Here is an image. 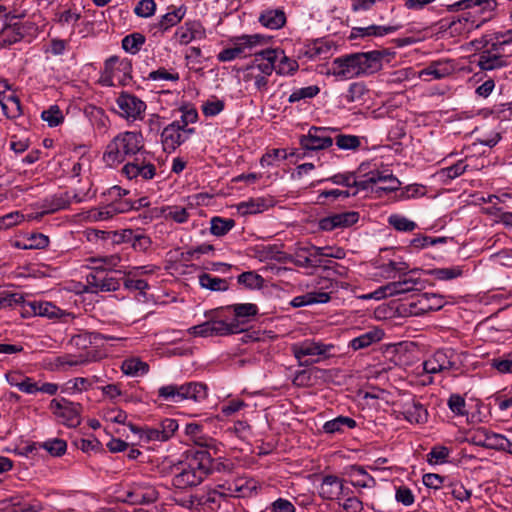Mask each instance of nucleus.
I'll return each instance as SVG.
<instances>
[{
  "mask_svg": "<svg viewBox=\"0 0 512 512\" xmlns=\"http://www.w3.org/2000/svg\"><path fill=\"white\" fill-rule=\"evenodd\" d=\"M387 50L357 52L335 58L331 64V73L340 79H353L377 73L383 67Z\"/></svg>",
  "mask_w": 512,
  "mask_h": 512,
  "instance_id": "obj_1",
  "label": "nucleus"
},
{
  "mask_svg": "<svg viewBox=\"0 0 512 512\" xmlns=\"http://www.w3.org/2000/svg\"><path fill=\"white\" fill-rule=\"evenodd\" d=\"M144 150L146 149L141 132H120L107 144L103 153V161L109 167H114L125 161H130Z\"/></svg>",
  "mask_w": 512,
  "mask_h": 512,
  "instance_id": "obj_2",
  "label": "nucleus"
},
{
  "mask_svg": "<svg viewBox=\"0 0 512 512\" xmlns=\"http://www.w3.org/2000/svg\"><path fill=\"white\" fill-rule=\"evenodd\" d=\"M224 313V307L206 312L207 321L190 327L188 329L189 334L196 337H212L228 336L242 332L243 328H238L236 321L227 320Z\"/></svg>",
  "mask_w": 512,
  "mask_h": 512,
  "instance_id": "obj_3",
  "label": "nucleus"
},
{
  "mask_svg": "<svg viewBox=\"0 0 512 512\" xmlns=\"http://www.w3.org/2000/svg\"><path fill=\"white\" fill-rule=\"evenodd\" d=\"M36 30L33 23L23 21L22 16L7 12L6 9L0 13V49L20 42Z\"/></svg>",
  "mask_w": 512,
  "mask_h": 512,
  "instance_id": "obj_4",
  "label": "nucleus"
},
{
  "mask_svg": "<svg viewBox=\"0 0 512 512\" xmlns=\"http://www.w3.org/2000/svg\"><path fill=\"white\" fill-rule=\"evenodd\" d=\"M291 352L299 366H311L322 360L333 357L335 345L323 343L315 339H305L291 345Z\"/></svg>",
  "mask_w": 512,
  "mask_h": 512,
  "instance_id": "obj_5",
  "label": "nucleus"
},
{
  "mask_svg": "<svg viewBox=\"0 0 512 512\" xmlns=\"http://www.w3.org/2000/svg\"><path fill=\"white\" fill-rule=\"evenodd\" d=\"M271 37L262 34H243L230 39L231 46L223 49L218 55L219 62H230L235 59L252 56L258 46L266 45Z\"/></svg>",
  "mask_w": 512,
  "mask_h": 512,
  "instance_id": "obj_6",
  "label": "nucleus"
},
{
  "mask_svg": "<svg viewBox=\"0 0 512 512\" xmlns=\"http://www.w3.org/2000/svg\"><path fill=\"white\" fill-rule=\"evenodd\" d=\"M207 386L201 382H188L181 385L169 384L158 389V396L169 402L179 403L184 400L201 402L207 398Z\"/></svg>",
  "mask_w": 512,
  "mask_h": 512,
  "instance_id": "obj_7",
  "label": "nucleus"
},
{
  "mask_svg": "<svg viewBox=\"0 0 512 512\" xmlns=\"http://www.w3.org/2000/svg\"><path fill=\"white\" fill-rule=\"evenodd\" d=\"M132 61L118 56L109 57L104 63L102 83L106 86H115L116 83L126 86L132 80Z\"/></svg>",
  "mask_w": 512,
  "mask_h": 512,
  "instance_id": "obj_8",
  "label": "nucleus"
},
{
  "mask_svg": "<svg viewBox=\"0 0 512 512\" xmlns=\"http://www.w3.org/2000/svg\"><path fill=\"white\" fill-rule=\"evenodd\" d=\"M121 172L129 180H151L156 175L154 157L149 151L144 150L138 153L133 159L126 162Z\"/></svg>",
  "mask_w": 512,
  "mask_h": 512,
  "instance_id": "obj_9",
  "label": "nucleus"
},
{
  "mask_svg": "<svg viewBox=\"0 0 512 512\" xmlns=\"http://www.w3.org/2000/svg\"><path fill=\"white\" fill-rule=\"evenodd\" d=\"M421 284V279L416 278L413 275L399 276V280L389 282L388 284L379 287L374 292L363 296V298L381 300L386 297H393L418 290V285Z\"/></svg>",
  "mask_w": 512,
  "mask_h": 512,
  "instance_id": "obj_10",
  "label": "nucleus"
},
{
  "mask_svg": "<svg viewBox=\"0 0 512 512\" xmlns=\"http://www.w3.org/2000/svg\"><path fill=\"white\" fill-rule=\"evenodd\" d=\"M52 413L69 427H77L81 423L83 406L64 397L52 399L49 405Z\"/></svg>",
  "mask_w": 512,
  "mask_h": 512,
  "instance_id": "obj_11",
  "label": "nucleus"
},
{
  "mask_svg": "<svg viewBox=\"0 0 512 512\" xmlns=\"http://www.w3.org/2000/svg\"><path fill=\"white\" fill-rule=\"evenodd\" d=\"M423 369L429 374L443 371H458L460 369L459 355L450 348L437 350L430 358L424 361Z\"/></svg>",
  "mask_w": 512,
  "mask_h": 512,
  "instance_id": "obj_12",
  "label": "nucleus"
},
{
  "mask_svg": "<svg viewBox=\"0 0 512 512\" xmlns=\"http://www.w3.org/2000/svg\"><path fill=\"white\" fill-rule=\"evenodd\" d=\"M92 271L86 276V292H114L120 288V280L106 273L103 266H92Z\"/></svg>",
  "mask_w": 512,
  "mask_h": 512,
  "instance_id": "obj_13",
  "label": "nucleus"
},
{
  "mask_svg": "<svg viewBox=\"0 0 512 512\" xmlns=\"http://www.w3.org/2000/svg\"><path fill=\"white\" fill-rule=\"evenodd\" d=\"M397 418L403 417L410 424H424L428 420V411L414 396L402 398L395 403Z\"/></svg>",
  "mask_w": 512,
  "mask_h": 512,
  "instance_id": "obj_14",
  "label": "nucleus"
},
{
  "mask_svg": "<svg viewBox=\"0 0 512 512\" xmlns=\"http://www.w3.org/2000/svg\"><path fill=\"white\" fill-rule=\"evenodd\" d=\"M120 117L128 121L141 120L147 108L146 103L137 96L121 92L116 98Z\"/></svg>",
  "mask_w": 512,
  "mask_h": 512,
  "instance_id": "obj_15",
  "label": "nucleus"
},
{
  "mask_svg": "<svg viewBox=\"0 0 512 512\" xmlns=\"http://www.w3.org/2000/svg\"><path fill=\"white\" fill-rule=\"evenodd\" d=\"M183 463L203 481L214 470V460L205 449L187 451Z\"/></svg>",
  "mask_w": 512,
  "mask_h": 512,
  "instance_id": "obj_16",
  "label": "nucleus"
},
{
  "mask_svg": "<svg viewBox=\"0 0 512 512\" xmlns=\"http://www.w3.org/2000/svg\"><path fill=\"white\" fill-rule=\"evenodd\" d=\"M195 132L194 128H184L178 122L168 124L161 133V142L165 152L171 153L186 142Z\"/></svg>",
  "mask_w": 512,
  "mask_h": 512,
  "instance_id": "obj_17",
  "label": "nucleus"
},
{
  "mask_svg": "<svg viewBox=\"0 0 512 512\" xmlns=\"http://www.w3.org/2000/svg\"><path fill=\"white\" fill-rule=\"evenodd\" d=\"M225 484L218 485L214 489H209L199 494L191 495L189 503L191 506H200L203 509L215 511L219 509L223 502H226L228 496L225 492Z\"/></svg>",
  "mask_w": 512,
  "mask_h": 512,
  "instance_id": "obj_18",
  "label": "nucleus"
},
{
  "mask_svg": "<svg viewBox=\"0 0 512 512\" xmlns=\"http://www.w3.org/2000/svg\"><path fill=\"white\" fill-rule=\"evenodd\" d=\"M329 128L311 127L307 135H303L300 139V145L305 151L323 150L333 144V139L329 135Z\"/></svg>",
  "mask_w": 512,
  "mask_h": 512,
  "instance_id": "obj_19",
  "label": "nucleus"
},
{
  "mask_svg": "<svg viewBox=\"0 0 512 512\" xmlns=\"http://www.w3.org/2000/svg\"><path fill=\"white\" fill-rule=\"evenodd\" d=\"M359 220V213L356 211H347L343 213H336L324 217L319 220V229L322 231H332L336 228H347Z\"/></svg>",
  "mask_w": 512,
  "mask_h": 512,
  "instance_id": "obj_20",
  "label": "nucleus"
},
{
  "mask_svg": "<svg viewBox=\"0 0 512 512\" xmlns=\"http://www.w3.org/2000/svg\"><path fill=\"white\" fill-rule=\"evenodd\" d=\"M252 55L254 60L246 66L245 71L257 69L259 74L265 75V78H268L276 68L275 52L268 48L258 52L253 51Z\"/></svg>",
  "mask_w": 512,
  "mask_h": 512,
  "instance_id": "obj_21",
  "label": "nucleus"
},
{
  "mask_svg": "<svg viewBox=\"0 0 512 512\" xmlns=\"http://www.w3.org/2000/svg\"><path fill=\"white\" fill-rule=\"evenodd\" d=\"M185 14L186 8L184 6L173 7L172 11H168L161 16L157 23L150 26V31L154 36L162 35L164 32L180 23Z\"/></svg>",
  "mask_w": 512,
  "mask_h": 512,
  "instance_id": "obj_22",
  "label": "nucleus"
},
{
  "mask_svg": "<svg viewBox=\"0 0 512 512\" xmlns=\"http://www.w3.org/2000/svg\"><path fill=\"white\" fill-rule=\"evenodd\" d=\"M133 210V204L131 200L121 199L114 201V203H108L106 206L100 207L90 211L89 217L94 220H106L112 218L114 215L119 213H126Z\"/></svg>",
  "mask_w": 512,
  "mask_h": 512,
  "instance_id": "obj_23",
  "label": "nucleus"
},
{
  "mask_svg": "<svg viewBox=\"0 0 512 512\" xmlns=\"http://www.w3.org/2000/svg\"><path fill=\"white\" fill-rule=\"evenodd\" d=\"M174 36L181 45H187L194 40L204 39L206 31L200 22L190 21L180 26Z\"/></svg>",
  "mask_w": 512,
  "mask_h": 512,
  "instance_id": "obj_24",
  "label": "nucleus"
},
{
  "mask_svg": "<svg viewBox=\"0 0 512 512\" xmlns=\"http://www.w3.org/2000/svg\"><path fill=\"white\" fill-rule=\"evenodd\" d=\"M176 473L172 478V486L177 489H187L190 487L200 485L203 480L189 469L183 462H180L176 467Z\"/></svg>",
  "mask_w": 512,
  "mask_h": 512,
  "instance_id": "obj_25",
  "label": "nucleus"
},
{
  "mask_svg": "<svg viewBox=\"0 0 512 512\" xmlns=\"http://www.w3.org/2000/svg\"><path fill=\"white\" fill-rule=\"evenodd\" d=\"M344 492L343 480L335 475H326L319 485V496L323 500H337Z\"/></svg>",
  "mask_w": 512,
  "mask_h": 512,
  "instance_id": "obj_26",
  "label": "nucleus"
},
{
  "mask_svg": "<svg viewBox=\"0 0 512 512\" xmlns=\"http://www.w3.org/2000/svg\"><path fill=\"white\" fill-rule=\"evenodd\" d=\"M225 492L229 497L246 498L250 497L256 489L255 481L243 478L236 479L231 483H225Z\"/></svg>",
  "mask_w": 512,
  "mask_h": 512,
  "instance_id": "obj_27",
  "label": "nucleus"
},
{
  "mask_svg": "<svg viewBox=\"0 0 512 512\" xmlns=\"http://www.w3.org/2000/svg\"><path fill=\"white\" fill-rule=\"evenodd\" d=\"M285 259L300 268L320 267V261L315 260V257L312 255L309 246L298 247L294 254L285 257Z\"/></svg>",
  "mask_w": 512,
  "mask_h": 512,
  "instance_id": "obj_28",
  "label": "nucleus"
},
{
  "mask_svg": "<svg viewBox=\"0 0 512 512\" xmlns=\"http://www.w3.org/2000/svg\"><path fill=\"white\" fill-rule=\"evenodd\" d=\"M259 23L267 29L277 30L286 23V15L281 9H267L260 13Z\"/></svg>",
  "mask_w": 512,
  "mask_h": 512,
  "instance_id": "obj_29",
  "label": "nucleus"
},
{
  "mask_svg": "<svg viewBox=\"0 0 512 512\" xmlns=\"http://www.w3.org/2000/svg\"><path fill=\"white\" fill-rule=\"evenodd\" d=\"M275 52V72L280 76L293 75L299 68V64L296 60L288 57L284 50L280 48L272 49Z\"/></svg>",
  "mask_w": 512,
  "mask_h": 512,
  "instance_id": "obj_30",
  "label": "nucleus"
},
{
  "mask_svg": "<svg viewBox=\"0 0 512 512\" xmlns=\"http://www.w3.org/2000/svg\"><path fill=\"white\" fill-rule=\"evenodd\" d=\"M226 310H232L234 317L230 321H236L238 328H241V324L247 322L258 313V307L253 303H241L233 304L224 308Z\"/></svg>",
  "mask_w": 512,
  "mask_h": 512,
  "instance_id": "obj_31",
  "label": "nucleus"
},
{
  "mask_svg": "<svg viewBox=\"0 0 512 512\" xmlns=\"http://www.w3.org/2000/svg\"><path fill=\"white\" fill-rule=\"evenodd\" d=\"M75 201L76 203L81 202V199L76 193L60 192L45 200L48 211L55 212L58 210L66 209L70 204Z\"/></svg>",
  "mask_w": 512,
  "mask_h": 512,
  "instance_id": "obj_32",
  "label": "nucleus"
},
{
  "mask_svg": "<svg viewBox=\"0 0 512 512\" xmlns=\"http://www.w3.org/2000/svg\"><path fill=\"white\" fill-rule=\"evenodd\" d=\"M356 421L348 416H338L332 420L326 421L323 425V431L326 434L344 433L346 430L355 428Z\"/></svg>",
  "mask_w": 512,
  "mask_h": 512,
  "instance_id": "obj_33",
  "label": "nucleus"
},
{
  "mask_svg": "<svg viewBox=\"0 0 512 512\" xmlns=\"http://www.w3.org/2000/svg\"><path fill=\"white\" fill-rule=\"evenodd\" d=\"M398 29L399 26L371 25L368 27H355L352 29L351 38L366 36H384L390 33H394Z\"/></svg>",
  "mask_w": 512,
  "mask_h": 512,
  "instance_id": "obj_34",
  "label": "nucleus"
},
{
  "mask_svg": "<svg viewBox=\"0 0 512 512\" xmlns=\"http://www.w3.org/2000/svg\"><path fill=\"white\" fill-rule=\"evenodd\" d=\"M198 279L201 288L213 292H223L229 289V282L227 279L216 277L209 273H201L198 276Z\"/></svg>",
  "mask_w": 512,
  "mask_h": 512,
  "instance_id": "obj_35",
  "label": "nucleus"
},
{
  "mask_svg": "<svg viewBox=\"0 0 512 512\" xmlns=\"http://www.w3.org/2000/svg\"><path fill=\"white\" fill-rule=\"evenodd\" d=\"M453 72V66L449 62H432L426 68L421 70L420 76H431L432 79H442Z\"/></svg>",
  "mask_w": 512,
  "mask_h": 512,
  "instance_id": "obj_36",
  "label": "nucleus"
},
{
  "mask_svg": "<svg viewBox=\"0 0 512 512\" xmlns=\"http://www.w3.org/2000/svg\"><path fill=\"white\" fill-rule=\"evenodd\" d=\"M0 106L4 115L9 119H16L22 114L20 99L14 93L2 98Z\"/></svg>",
  "mask_w": 512,
  "mask_h": 512,
  "instance_id": "obj_37",
  "label": "nucleus"
},
{
  "mask_svg": "<svg viewBox=\"0 0 512 512\" xmlns=\"http://www.w3.org/2000/svg\"><path fill=\"white\" fill-rule=\"evenodd\" d=\"M382 338V332L379 330H371L358 337L353 338L349 342V347L353 350H360L369 347L373 343L380 341Z\"/></svg>",
  "mask_w": 512,
  "mask_h": 512,
  "instance_id": "obj_38",
  "label": "nucleus"
},
{
  "mask_svg": "<svg viewBox=\"0 0 512 512\" xmlns=\"http://www.w3.org/2000/svg\"><path fill=\"white\" fill-rule=\"evenodd\" d=\"M329 48L325 46L320 40H315L301 47L298 50V57H305L309 60H314L323 54H327Z\"/></svg>",
  "mask_w": 512,
  "mask_h": 512,
  "instance_id": "obj_39",
  "label": "nucleus"
},
{
  "mask_svg": "<svg viewBox=\"0 0 512 512\" xmlns=\"http://www.w3.org/2000/svg\"><path fill=\"white\" fill-rule=\"evenodd\" d=\"M270 206H272V200L258 197L240 203L239 209L245 214H256L267 210Z\"/></svg>",
  "mask_w": 512,
  "mask_h": 512,
  "instance_id": "obj_40",
  "label": "nucleus"
},
{
  "mask_svg": "<svg viewBox=\"0 0 512 512\" xmlns=\"http://www.w3.org/2000/svg\"><path fill=\"white\" fill-rule=\"evenodd\" d=\"M121 369L126 375L140 376L149 371V365L138 358H129L123 361Z\"/></svg>",
  "mask_w": 512,
  "mask_h": 512,
  "instance_id": "obj_41",
  "label": "nucleus"
},
{
  "mask_svg": "<svg viewBox=\"0 0 512 512\" xmlns=\"http://www.w3.org/2000/svg\"><path fill=\"white\" fill-rule=\"evenodd\" d=\"M235 224V220L232 218L214 216L210 220V232L217 237H222L232 230Z\"/></svg>",
  "mask_w": 512,
  "mask_h": 512,
  "instance_id": "obj_42",
  "label": "nucleus"
},
{
  "mask_svg": "<svg viewBox=\"0 0 512 512\" xmlns=\"http://www.w3.org/2000/svg\"><path fill=\"white\" fill-rule=\"evenodd\" d=\"M185 433L196 445L209 447L211 439L204 435L202 425L198 423H188L185 427Z\"/></svg>",
  "mask_w": 512,
  "mask_h": 512,
  "instance_id": "obj_43",
  "label": "nucleus"
},
{
  "mask_svg": "<svg viewBox=\"0 0 512 512\" xmlns=\"http://www.w3.org/2000/svg\"><path fill=\"white\" fill-rule=\"evenodd\" d=\"M146 38L143 34L135 32L122 39V48L132 55L137 54L144 45Z\"/></svg>",
  "mask_w": 512,
  "mask_h": 512,
  "instance_id": "obj_44",
  "label": "nucleus"
},
{
  "mask_svg": "<svg viewBox=\"0 0 512 512\" xmlns=\"http://www.w3.org/2000/svg\"><path fill=\"white\" fill-rule=\"evenodd\" d=\"M504 65L505 60L500 55L491 54L490 52L486 51L479 56L478 66L481 70H493L503 67Z\"/></svg>",
  "mask_w": 512,
  "mask_h": 512,
  "instance_id": "obj_45",
  "label": "nucleus"
},
{
  "mask_svg": "<svg viewBox=\"0 0 512 512\" xmlns=\"http://www.w3.org/2000/svg\"><path fill=\"white\" fill-rule=\"evenodd\" d=\"M113 339L110 336H105L99 332H87L76 335L72 338V343L79 348H87L88 345L97 343L99 340Z\"/></svg>",
  "mask_w": 512,
  "mask_h": 512,
  "instance_id": "obj_46",
  "label": "nucleus"
},
{
  "mask_svg": "<svg viewBox=\"0 0 512 512\" xmlns=\"http://www.w3.org/2000/svg\"><path fill=\"white\" fill-rule=\"evenodd\" d=\"M319 92H320V88L317 85H311V86H307V87L298 88L290 94V96L288 98V102L295 103L300 100L311 99V98H314L315 96H317L319 94Z\"/></svg>",
  "mask_w": 512,
  "mask_h": 512,
  "instance_id": "obj_47",
  "label": "nucleus"
},
{
  "mask_svg": "<svg viewBox=\"0 0 512 512\" xmlns=\"http://www.w3.org/2000/svg\"><path fill=\"white\" fill-rule=\"evenodd\" d=\"M388 222L395 230L401 232H411L417 227V224L414 221L398 214L390 215Z\"/></svg>",
  "mask_w": 512,
  "mask_h": 512,
  "instance_id": "obj_48",
  "label": "nucleus"
},
{
  "mask_svg": "<svg viewBox=\"0 0 512 512\" xmlns=\"http://www.w3.org/2000/svg\"><path fill=\"white\" fill-rule=\"evenodd\" d=\"M165 219H170L176 223H186L189 219V212L181 206H167L163 209Z\"/></svg>",
  "mask_w": 512,
  "mask_h": 512,
  "instance_id": "obj_49",
  "label": "nucleus"
},
{
  "mask_svg": "<svg viewBox=\"0 0 512 512\" xmlns=\"http://www.w3.org/2000/svg\"><path fill=\"white\" fill-rule=\"evenodd\" d=\"M31 307L35 315L42 317L54 318L60 312V309L50 302H33Z\"/></svg>",
  "mask_w": 512,
  "mask_h": 512,
  "instance_id": "obj_50",
  "label": "nucleus"
},
{
  "mask_svg": "<svg viewBox=\"0 0 512 512\" xmlns=\"http://www.w3.org/2000/svg\"><path fill=\"white\" fill-rule=\"evenodd\" d=\"M429 274L433 276L437 280H452L455 278H458L462 276L463 271L461 267L454 266V267H447V268H436L432 269Z\"/></svg>",
  "mask_w": 512,
  "mask_h": 512,
  "instance_id": "obj_51",
  "label": "nucleus"
},
{
  "mask_svg": "<svg viewBox=\"0 0 512 512\" xmlns=\"http://www.w3.org/2000/svg\"><path fill=\"white\" fill-rule=\"evenodd\" d=\"M419 303L423 310H439L444 305L443 297L434 293H423L420 295Z\"/></svg>",
  "mask_w": 512,
  "mask_h": 512,
  "instance_id": "obj_52",
  "label": "nucleus"
},
{
  "mask_svg": "<svg viewBox=\"0 0 512 512\" xmlns=\"http://www.w3.org/2000/svg\"><path fill=\"white\" fill-rule=\"evenodd\" d=\"M309 249L314 255L315 260L320 261V266L322 265V258L323 257H331L336 259H342L345 256V252L342 248H336L335 254H330V250H332V247H317L314 245L309 246Z\"/></svg>",
  "mask_w": 512,
  "mask_h": 512,
  "instance_id": "obj_53",
  "label": "nucleus"
},
{
  "mask_svg": "<svg viewBox=\"0 0 512 512\" xmlns=\"http://www.w3.org/2000/svg\"><path fill=\"white\" fill-rule=\"evenodd\" d=\"M41 117L50 127H56L64 120L63 113L57 105H53L49 109L44 110Z\"/></svg>",
  "mask_w": 512,
  "mask_h": 512,
  "instance_id": "obj_54",
  "label": "nucleus"
},
{
  "mask_svg": "<svg viewBox=\"0 0 512 512\" xmlns=\"http://www.w3.org/2000/svg\"><path fill=\"white\" fill-rule=\"evenodd\" d=\"M180 76L178 72H170L164 67H160L157 70L151 71L146 77L147 80L151 81H171L177 82Z\"/></svg>",
  "mask_w": 512,
  "mask_h": 512,
  "instance_id": "obj_55",
  "label": "nucleus"
},
{
  "mask_svg": "<svg viewBox=\"0 0 512 512\" xmlns=\"http://www.w3.org/2000/svg\"><path fill=\"white\" fill-rule=\"evenodd\" d=\"M137 277L138 276L129 275L128 272L127 277L124 278L123 285L130 291H140L142 294H144L145 291L150 288V286L146 280L137 279Z\"/></svg>",
  "mask_w": 512,
  "mask_h": 512,
  "instance_id": "obj_56",
  "label": "nucleus"
},
{
  "mask_svg": "<svg viewBox=\"0 0 512 512\" xmlns=\"http://www.w3.org/2000/svg\"><path fill=\"white\" fill-rule=\"evenodd\" d=\"M49 244V237L42 233H32L23 245L24 249H44Z\"/></svg>",
  "mask_w": 512,
  "mask_h": 512,
  "instance_id": "obj_57",
  "label": "nucleus"
},
{
  "mask_svg": "<svg viewBox=\"0 0 512 512\" xmlns=\"http://www.w3.org/2000/svg\"><path fill=\"white\" fill-rule=\"evenodd\" d=\"M450 450L446 446H434L427 454L430 464H442L449 457Z\"/></svg>",
  "mask_w": 512,
  "mask_h": 512,
  "instance_id": "obj_58",
  "label": "nucleus"
},
{
  "mask_svg": "<svg viewBox=\"0 0 512 512\" xmlns=\"http://www.w3.org/2000/svg\"><path fill=\"white\" fill-rule=\"evenodd\" d=\"M335 141L337 147L342 150H356L360 146V139L355 135L340 134Z\"/></svg>",
  "mask_w": 512,
  "mask_h": 512,
  "instance_id": "obj_59",
  "label": "nucleus"
},
{
  "mask_svg": "<svg viewBox=\"0 0 512 512\" xmlns=\"http://www.w3.org/2000/svg\"><path fill=\"white\" fill-rule=\"evenodd\" d=\"M181 118L179 120H175L174 122H178L181 127L189 128V124L196 123L198 120V112L197 110L189 105L181 107Z\"/></svg>",
  "mask_w": 512,
  "mask_h": 512,
  "instance_id": "obj_60",
  "label": "nucleus"
},
{
  "mask_svg": "<svg viewBox=\"0 0 512 512\" xmlns=\"http://www.w3.org/2000/svg\"><path fill=\"white\" fill-rule=\"evenodd\" d=\"M467 167H468V165L465 163L464 160H459L455 164H453L449 167L443 168L440 171V174L443 177L453 180V179L461 176L462 174H464L465 171L467 170Z\"/></svg>",
  "mask_w": 512,
  "mask_h": 512,
  "instance_id": "obj_61",
  "label": "nucleus"
},
{
  "mask_svg": "<svg viewBox=\"0 0 512 512\" xmlns=\"http://www.w3.org/2000/svg\"><path fill=\"white\" fill-rule=\"evenodd\" d=\"M490 365L500 374H512V358L506 355L491 359Z\"/></svg>",
  "mask_w": 512,
  "mask_h": 512,
  "instance_id": "obj_62",
  "label": "nucleus"
},
{
  "mask_svg": "<svg viewBox=\"0 0 512 512\" xmlns=\"http://www.w3.org/2000/svg\"><path fill=\"white\" fill-rule=\"evenodd\" d=\"M225 107V103L223 100L214 99L208 100L202 105V112L206 117H214L220 114Z\"/></svg>",
  "mask_w": 512,
  "mask_h": 512,
  "instance_id": "obj_63",
  "label": "nucleus"
},
{
  "mask_svg": "<svg viewBox=\"0 0 512 512\" xmlns=\"http://www.w3.org/2000/svg\"><path fill=\"white\" fill-rule=\"evenodd\" d=\"M42 446L52 456H61L65 453L67 449L66 442L58 438L45 441Z\"/></svg>",
  "mask_w": 512,
  "mask_h": 512,
  "instance_id": "obj_64",
  "label": "nucleus"
}]
</instances>
